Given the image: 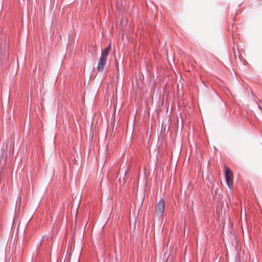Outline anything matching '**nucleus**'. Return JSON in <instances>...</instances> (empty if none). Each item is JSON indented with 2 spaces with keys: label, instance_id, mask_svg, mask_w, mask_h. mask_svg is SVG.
I'll return each mask as SVG.
<instances>
[{
  "label": "nucleus",
  "instance_id": "nucleus-1",
  "mask_svg": "<svg viewBox=\"0 0 262 262\" xmlns=\"http://www.w3.org/2000/svg\"><path fill=\"white\" fill-rule=\"evenodd\" d=\"M111 45L110 44L104 50L101 52V55L99 58L97 69L98 71H102L106 63L107 57L111 50Z\"/></svg>",
  "mask_w": 262,
  "mask_h": 262
},
{
  "label": "nucleus",
  "instance_id": "nucleus-2",
  "mask_svg": "<svg viewBox=\"0 0 262 262\" xmlns=\"http://www.w3.org/2000/svg\"><path fill=\"white\" fill-rule=\"evenodd\" d=\"M225 169V178L228 187L231 189L233 186V172L226 165L224 166Z\"/></svg>",
  "mask_w": 262,
  "mask_h": 262
},
{
  "label": "nucleus",
  "instance_id": "nucleus-3",
  "mask_svg": "<svg viewBox=\"0 0 262 262\" xmlns=\"http://www.w3.org/2000/svg\"><path fill=\"white\" fill-rule=\"evenodd\" d=\"M165 203L164 200H160L155 207V212L157 215L160 217L163 215L164 211Z\"/></svg>",
  "mask_w": 262,
  "mask_h": 262
}]
</instances>
